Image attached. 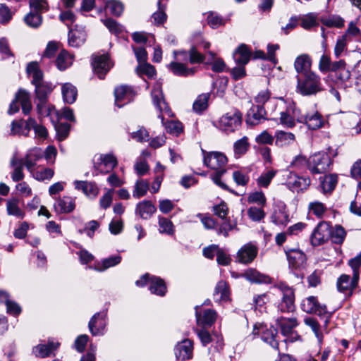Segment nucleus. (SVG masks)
Here are the masks:
<instances>
[{"label": "nucleus", "mask_w": 361, "mask_h": 361, "mask_svg": "<svg viewBox=\"0 0 361 361\" xmlns=\"http://www.w3.org/2000/svg\"><path fill=\"white\" fill-rule=\"evenodd\" d=\"M309 129L316 130L323 126L324 120L320 114L314 110L305 113L304 122Z\"/></svg>", "instance_id": "nucleus-28"}, {"label": "nucleus", "mask_w": 361, "mask_h": 361, "mask_svg": "<svg viewBox=\"0 0 361 361\" xmlns=\"http://www.w3.org/2000/svg\"><path fill=\"white\" fill-rule=\"evenodd\" d=\"M258 248L252 243L245 244L238 250L236 255V260L241 264H247L251 263L257 257Z\"/></svg>", "instance_id": "nucleus-15"}, {"label": "nucleus", "mask_w": 361, "mask_h": 361, "mask_svg": "<svg viewBox=\"0 0 361 361\" xmlns=\"http://www.w3.org/2000/svg\"><path fill=\"white\" fill-rule=\"evenodd\" d=\"M102 21L111 33L117 35L121 32L123 30V27L121 24L111 18L104 19L102 20Z\"/></svg>", "instance_id": "nucleus-62"}, {"label": "nucleus", "mask_w": 361, "mask_h": 361, "mask_svg": "<svg viewBox=\"0 0 361 361\" xmlns=\"http://www.w3.org/2000/svg\"><path fill=\"white\" fill-rule=\"evenodd\" d=\"M148 190V181L143 179L137 180L134 186L133 196L136 199H139L142 197H144L147 194Z\"/></svg>", "instance_id": "nucleus-49"}, {"label": "nucleus", "mask_w": 361, "mask_h": 361, "mask_svg": "<svg viewBox=\"0 0 361 361\" xmlns=\"http://www.w3.org/2000/svg\"><path fill=\"white\" fill-rule=\"evenodd\" d=\"M106 314L99 312L95 314L89 322V329L93 336L103 335L106 326Z\"/></svg>", "instance_id": "nucleus-19"}, {"label": "nucleus", "mask_w": 361, "mask_h": 361, "mask_svg": "<svg viewBox=\"0 0 361 361\" xmlns=\"http://www.w3.org/2000/svg\"><path fill=\"white\" fill-rule=\"evenodd\" d=\"M242 123V114L236 109L224 114L219 119V128L226 132L232 133L238 129Z\"/></svg>", "instance_id": "nucleus-6"}, {"label": "nucleus", "mask_w": 361, "mask_h": 361, "mask_svg": "<svg viewBox=\"0 0 361 361\" xmlns=\"http://www.w3.org/2000/svg\"><path fill=\"white\" fill-rule=\"evenodd\" d=\"M135 92L133 87L126 85L117 86L114 90L115 104L121 108L133 100Z\"/></svg>", "instance_id": "nucleus-12"}, {"label": "nucleus", "mask_w": 361, "mask_h": 361, "mask_svg": "<svg viewBox=\"0 0 361 361\" xmlns=\"http://www.w3.org/2000/svg\"><path fill=\"white\" fill-rule=\"evenodd\" d=\"M331 235V226L325 221L319 223L314 229L311 235V243L314 246L320 245L326 242Z\"/></svg>", "instance_id": "nucleus-13"}, {"label": "nucleus", "mask_w": 361, "mask_h": 361, "mask_svg": "<svg viewBox=\"0 0 361 361\" xmlns=\"http://www.w3.org/2000/svg\"><path fill=\"white\" fill-rule=\"evenodd\" d=\"M289 267L292 269H300L306 262L305 255L300 250L291 249L286 252Z\"/></svg>", "instance_id": "nucleus-18"}, {"label": "nucleus", "mask_w": 361, "mask_h": 361, "mask_svg": "<svg viewBox=\"0 0 361 361\" xmlns=\"http://www.w3.org/2000/svg\"><path fill=\"white\" fill-rule=\"evenodd\" d=\"M149 290L153 294L163 296L166 292V286L163 279L152 276L150 277Z\"/></svg>", "instance_id": "nucleus-38"}, {"label": "nucleus", "mask_w": 361, "mask_h": 361, "mask_svg": "<svg viewBox=\"0 0 361 361\" xmlns=\"http://www.w3.org/2000/svg\"><path fill=\"white\" fill-rule=\"evenodd\" d=\"M250 144L248 139L244 136L241 139L236 140L233 144V151L236 157H240L245 154L248 150Z\"/></svg>", "instance_id": "nucleus-48"}, {"label": "nucleus", "mask_w": 361, "mask_h": 361, "mask_svg": "<svg viewBox=\"0 0 361 361\" xmlns=\"http://www.w3.org/2000/svg\"><path fill=\"white\" fill-rule=\"evenodd\" d=\"M63 100L68 104H73L77 97L78 92L75 86L71 83H65L62 86Z\"/></svg>", "instance_id": "nucleus-45"}, {"label": "nucleus", "mask_w": 361, "mask_h": 361, "mask_svg": "<svg viewBox=\"0 0 361 361\" xmlns=\"http://www.w3.org/2000/svg\"><path fill=\"white\" fill-rule=\"evenodd\" d=\"M285 184L290 190L300 192L306 190L309 187L310 179L299 176L293 172H288L286 175Z\"/></svg>", "instance_id": "nucleus-14"}, {"label": "nucleus", "mask_w": 361, "mask_h": 361, "mask_svg": "<svg viewBox=\"0 0 361 361\" xmlns=\"http://www.w3.org/2000/svg\"><path fill=\"white\" fill-rule=\"evenodd\" d=\"M92 66L94 73L99 79H104L105 75L113 66L107 55H93L92 56Z\"/></svg>", "instance_id": "nucleus-11"}, {"label": "nucleus", "mask_w": 361, "mask_h": 361, "mask_svg": "<svg viewBox=\"0 0 361 361\" xmlns=\"http://www.w3.org/2000/svg\"><path fill=\"white\" fill-rule=\"evenodd\" d=\"M359 278L353 275L350 278L349 275L342 274L337 279L336 287L339 292L351 295L354 289L358 284Z\"/></svg>", "instance_id": "nucleus-16"}, {"label": "nucleus", "mask_w": 361, "mask_h": 361, "mask_svg": "<svg viewBox=\"0 0 361 361\" xmlns=\"http://www.w3.org/2000/svg\"><path fill=\"white\" fill-rule=\"evenodd\" d=\"M59 343L49 342L47 345L41 344L33 348V353L37 357H45L49 356L51 353L59 347Z\"/></svg>", "instance_id": "nucleus-39"}, {"label": "nucleus", "mask_w": 361, "mask_h": 361, "mask_svg": "<svg viewBox=\"0 0 361 361\" xmlns=\"http://www.w3.org/2000/svg\"><path fill=\"white\" fill-rule=\"evenodd\" d=\"M23 164L21 160H18L14 156L11 160V165L14 168L11 173V178L13 181L18 182L24 178L23 171Z\"/></svg>", "instance_id": "nucleus-46"}, {"label": "nucleus", "mask_w": 361, "mask_h": 361, "mask_svg": "<svg viewBox=\"0 0 361 361\" xmlns=\"http://www.w3.org/2000/svg\"><path fill=\"white\" fill-rule=\"evenodd\" d=\"M121 261V257L120 255L111 256L102 259L101 262H97L92 268L94 270L101 272L118 264Z\"/></svg>", "instance_id": "nucleus-35"}, {"label": "nucleus", "mask_w": 361, "mask_h": 361, "mask_svg": "<svg viewBox=\"0 0 361 361\" xmlns=\"http://www.w3.org/2000/svg\"><path fill=\"white\" fill-rule=\"evenodd\" d=\"M274 294L280 293L282 295L281 302L279 305V309L281 312H292L294 310V292L292 288L283 283L275 284L271 288Z\"/></svg>", "instance_id": "nucleus-4"}, {"label": "nucleus", "mask_w": 361, "mask_h": 361, "mask_svg": "<svg viewBox=\"0 0 361 361\" xmlns=\"http://www.w3.org/2000/svg\"><path fill=\"white\" fill-rule=\"evenodd\" d=\"M246 280L251 283H270V278L258 271L255 269H247L242 275Z\"/></svg>", "instance_id": "nucleus-31"}, {"label": "nucleus", "mask_w": 361, "mask_h": 361, "mask_svg": "<svg viewBox=\"0 0 361 361\" xmlns=\"http://www.w3.org/2000/svg\"><path fill=\"white\" fill-rule=\"evenodd\" d=\"M106 10L111 14L120 16L124 10L123 4L117 0H109L106 3Z\"/></svg>", "instance_id": "nucleus-52"}, {"label": "nucleus", "mask_w": 361, "mask_h": 361, "mask_svg": "<svg viewBox=\"0 0 361 361\" xmlns=\"http://www.w3.org/2000/svg\"><path fill=\"white\" fill-rule=\"evenodd\" d=\"M54 207L57 213H70L75 207V200L68 196H63L56 200Z\"/></svg>", "instance_id": "nucleus-25"}, {"label": "nucleus", "mask_w": 361, "mask_h": 361, "mask_svg": "<svg viewBox=\"0 0 361 361\" xmlns=\"http://www.w3.org/2000/svg\"><path fill=\"white\" fill-rule=\"evenodd\" d=\"M295 92L302 96H311L322 90L321 78L315 72L296 76Z\"/></svg>", "instance_id": "nucleus-3"}, {"label": "nucleus", "mask_w": 361, "mask_h": 361, "mask_svg": "<svg viewBox=\"0 0 361 361\" xmlns=\"http://www.w3.org/2000/svg\"><path fill=\"white\" fill-rule=\"evenodd\" d=\"M207 54L208 55V60L212 61V69L213 71L222 72L224 71L226 64L221 59L216 58L215 53L211 51H207Z\"/></svg>", "instance_id": "nucleus-54"}, {"label": "nucleus", "mask_w": 361, "mask_h": 361, "mask_svg": "<svg viewBox=\"0 0 361 361\" xmlns=\"http://www.w3.org/2000/svg\"><path fill=\"white\" fill-rule=\"evenodd\" d=\"M272 219L276 224L279 225H286L290 221L288 211L285 204L274 212Z\"/></svg>", "instance_id": "nucleus-43"}, {"label": "nucleus", "mask_w": 361, "mask_h": 361, "mask_svg": "<svg viewBox=\"0 0 361 361\" xmlns=\"http://www.w3.org/2000/svg\"><path fill=\"white\" fill-rule=\"evenodd\" d=\"M247 202L250 204H257L264 207L267 203V199L262 191H255L248 195Z\"/></svg>", "instance_id": "nucleus-57"}, {"label": "nucleus", "mask_w": 361, "mask_h": 361, "mask_svg": "<svg viewBox=\"0 0 361 361\" xmlns=\"http://www.w3.org/2000/svg\"><path fill=\"white\" fill-rule=\"evenodd\" d=\"M262 333V339L268 343L273 348L278 349V342L275 339L277 334V330L274 328L268 329L267 326L263 324H256L254 326L253 334Z\"/></svg>", "instance_id": "nucleus-17"}, {"label": "nucleus", "mask_w": 361, "mask_h": 361, "mask_svg": "<svg viewBox=\"0 0 361 361\" xmlns=\"http://www.w3.org/2000/svg\"><path fill=\"white\" fill-rule=\"evenodd\" d=\"M209 97V93L200 94L193 103V110L197 113L204 111L208 106Z\"/></svg>", "instance_id": "nucleus-51"}, {"label": "nucleus", "mask_w": 361, "mask_h": 361, "mask_svg": "<svg viewBox=\"0 0 361 361\" xmlns=\"http://www.w3.org/2000/svg\"><path fill=\"white\" fill-rule=\"evenodd\" d=\"M174 61L171 62L168 66V68L176 75L188 76L192 75L196 72V68H189L180 61L187 60L188 54L185 51H174Z\"/></svg>", "instance_id": "nucleus-5"}, {"label": "nucleus", "mask_w": 361, "mask_h": 361, "mask_svg": "<svg viewBox=\"0 0 361 361\" xmlns=\"http://www.w3.org/2000/svg\"><path fill=\"white\" fill-rule=\"evenodd\" d=\"M151 95L154 105L161 113L158 117L165 126L166 132L176 136L179 135L183 130V125L180 121H170L164 123L163 114H166L169 117H172L173 114L164 98L161 84L159 82H157L154 84Z\"/></svg>", "instance_id": "nucleus-1"}, {"label": "nucleus", "mask_w": 361, "mask_h": 361, "mask_svg": "<svg viewBox=\"0 0 361 361\" xmlns=\"http://www.w3.org/2000/svg\"><path fill=\"white\" fill-rule=\"evenodd\" d=\"M338 183V176L336 174H329L324 177L321 182L324 192H331L334 190Z\"/></svg>", "instance_id": "nucleus-50"}, {"label": "nucleus", "mask_w": 361, "mask_h": 361, "mask_svg": "<svg viewBox=\"0 0 361 361\" xmlns=\"http://www.w3.org/2000/svg\"><path fill=\"white\" fill-rule=\"evenodd\" d=\"M331 163V158L327 153L318 152L309 158L308 169L313 173H322L329 169Z\"/></svg>", "instance_id": "nucleus-7"}, {"label": "nucleus", "mask_w": 361, "mask_h": 361, "mask_svg": "<svg viewBox=\"0 0 361 361\" xmlns=\"http://www.w3.org/2000/svg\"><path fill=\"white\" fill-rule=\"evenodd\" d=\"M345 235L346 233L344 228L341 226H336L334 228H331L330 238L334 243H342L345 238Z\"/></svg>", "instance_id": "nucleus-56"}, {"label": "nucleus", "mask_w": 361, "mask_h": 361, "mask_svg": "<svg viewBox=\"0 0 361 361\" xmlns=\"http://www.w3.org/2000/svg\"><path fill=\"white\" fill-rule=\"evenodd\" d=\"M35 86V92L37 99L40 101L41 104H37V109L39 114H42L44 108V103L48 96L52 92V87L50 84L41 82Z\"/></svg>", "instance_id": "nucleus-26"}, {"label": "nucleus", "mask_w": 361, "mask_h": 361, "mask_svg": "<svg viewBox=\"0 0 361 361\" xmlns=\"http://www.w3.org/2000/svg\"><path fill=\"white\" fill-rule=\"evenodd\" d=\"M7 214L14 216L18 219H23L25 216L24 212L19 207V200L16 198L9 199L6 201Z\"/></svg>", "instance_id": "nucleus-42"}, {"label": "nucleus", "mask_w": 361, "mask_h": 361, "mask_svg": "<svg viewBox=\"0 0 361 361\" xmlns=\"http://www.w3.org/2000/svg\"><path fill=\"white\" fill-rule=\"evenodd\" d=\"M304 322L311 328L318 340V343L321 344L323 341V335L319 331L320 326L318 322L314 318L307 317L305 319Z\"/></svg>", "instance_id": "nucleus-55"}, {"label": "nucleus", "mask_w": 361, "mask_h": 361, "mask_svg": "<svg viewBox=\"0 0 361 361\" xmlns=\"http://www.w3.org/2000/svg\"><path fill=\"white\" fill-rule=\"evenodd\" d=\"M277 324L281 327L282 334L287 335L291 332L293 329L297 326L298 322L295 317H281L277 319Z\"/></svg>", "instance_id": "nucleus-44"}, {"label": "nucleus", "mask_w": 361, "mask_h": 361, "mask_svg": "<svg viewBox=\"0 0 361 361\" xmlns=\"http://www.w3.org/2000/svg\"><path fill=\"white\" fill-rule=\"evenodd\" d=\"M247 213L249 218L253 221H260L265 217L263 209L257 207H250Z\"/></svg>", "instance_id": "nucleus-61"}, {"label": "nucleus", "mask_w": 361, "mask_h": 361, "mask_svg": "<svg viewBox=\"0 0 361 361\" xmlns=\"http://www.w3.org/2000/svg\"><path fill=\"white\" fill-rule=\"evenodd\" d=\"M192 343L189 339H185L177 344L175 348V354L178 360H185L192 357Z\"/></svg>", "instance_id": "nucleus-22"}, {"label": "nucleus", "mask_w": 361, "mask_h": 361, "mask_svg": "<svg viewBox=\"0 0 361 361\" xmlns=\"http://www.w3.org/2000/svg\"><path fill=\"white\" fill-rule=\"evenodd\" d=\"M137 72L139 75H145L149 78H153L156 75L154 67L148 63L139 64L137 68Z\"/></svg>", "instance_id": "nucleus-60"}, {"label": "nucleus", "mask_w": 361, "mask_h": 361, "mask_svg": "<svg viewBox=\"0 0 361 361\" xmlns=\"http://www.w3.org/2000/svg\"><path fill=\"white\" fill-rule=\"evenodd\" d=\"M280 121L281 123L286 128H293L295 126V122L290 113V109H288L286 111L281 112Z\"/></svg>", "instance_id": "nucleus-63"}, {"label": "nucleus", "mask_w": 361, "mask_h": 361, "mask_svg": "<svg viewBox=\"0 0 361 361\" xmlns=\"http://www.w3.org/2000/svg\"><path fill=\"white\" fill-rule=\"evenodd\" d=\"M86 40V32L83 27L75 26L68 33V44L73 47H78Z\"/></svg>", "instance_id": "nucleus-24"}, {"label": "nucleus", "mask_w": 361, "mask_h": 361, "mask_svg": "<svg viewBox=\"0 0 361 361\" xmlns=\"http://www.w3.org/2000/svg\"><path fill=\"white\" fill-rule=\"evenodd\" d=\"M34 125V118H29L27 121H13L11 123V133L13 135H22L27 136L31 127Z\"/></svg>", "instance_id": "nucleus-23"}, {"label": "nucleus", "mask_w": 361, "mask_h": 361, "mask_svg": "<svg viewBox=\"0 0 361 361\" xmlns=\"http://www.w3.org/2000/svg\"><path fill=\"white\" fill-rule=\"evenodd\" d=\"M74 185L76 189L81 190L87 196L95 197L99 193V189L94 183L76 180Z\"/></svg>", "instance_id": "nucleus-34"}, {"label": "nucleus", "mask_w": 361, "mask_h": 361, "mask_svg": "<svg viewBox=\"0 0 361 361\" xmlns=\"http://www.w3.org/2000/svg\"><path fill=\"white\" fill-rule=\"evenodd\" d=\"M301 307L307 313H315L319 316L326 315L325 323L327 325L331 315L328 313L326 305L320 304L316 297L310 296L302 300Z\"/></svg>", "instance_id": "nucleus-9"}, {"label": "nucleus", "mask_w": 361, "mask_h": 361, "mask_svg": "<svg viewBox=\"0 0 361 361\" xmlns=\"http://www.w3.org/2000/svg\"><path fill=\"white\" fill-rule=\"evenodd\" d=\"M250 51L245 44H241L233 53V59L238 65L245 66L250 59Z\"/></svg>", "instance_id": "nucleus-36"}, {"label": "nucleus", "mask_w": 361, "mask_h": 361, "mask_svg": "<svg viewBox=\"0 0 361 361\" xmlns=\"http://www.w3.org/2000/svg\"><path fill=\"white\" fill-rule=\"evenodd\" d=\"M195 316L199 325L212 326L216 319V312L213 310H206L202 315L198 312V307H195Z\"/></svg>", "instance_id": "nucleus-27"}, {"label": "nucleus", "mask_w": 361, "mask_h": 361, "mask_svg": "<svg viewBox=\"0 0 361 361\" xmlns=\"http://www.w3.org/2000/svg\"><path fill=\"white\" fill-rule=\"evenodd\" d=\"M29 172L35 179L39 181L49 180L54 175V169L41 166L34 168Z\"/></svg>", "instance_id": "nucleus-33"}, {"label": "nucleus", "mask_w": 361, "mask_h": 361, "mask_svg": "<svg viewBox=\"0 0 361 361\" xmlns=\"http://www.w3.org/2000/svg\"><path fill=\"white\" fill-rule=\"evenodd\" d=\"M20 102L21 104L23 112L28 114L32 109V104L29 94L24 90H20L16 94L15 99L11 103L8 114H13L18 111L19 107L17 104Z\"/></svg>", "instance_id": "nucleus-10"}, {"label": "nucleus", "mask_w": 361, "mask_h": 361, "mask_svg": "<svg viewBox=\"0 0 361 361\" xmlns=\"http://www.w3.org/2000/svg\"><path fill=\"white\" fill-rule=\"evenodd\" d=\"M266 111L263 106L257 105L250 109L247 114V123L252 126L257 125L265 119Z\"/></svg>", "instance_id": "nucleus-30"}, {"label": "nucleus", "mask_w": 361, "mask_h": 361, "mask_svg": "<svg viewBox=\"0 0 361 361\" xmlns=\"http://www.w3.org/2000/svg\"><path fill=\"white\" fill-rule=\"evenodd\" d=\"M43 150L39 147H34L29 149L21 160L28 171H32L37 162L43 157Z\"/></svg>", "instance_id": "nucleus-20"}, {"label": "nucleus", "mask_w": 361, "mask_h": 361, "mask_svg": "<svg viewBox=\"0 0 361 361\" xmlns=\"http://www.w3.org/2000/svg\"><path fill=\"white\" fill-rule=\"evenodd\" d=\"M229 288L227 283L224 281H220L217 283L214 293V297L216 301H227L229 299Z\"/></svg>", "instance_id": "nucleus-37"}, {"label": "nucleus", "mask_w": 361, "mask_h": 361, "mask_svg": "<svg viewBox=\"0 0 361 361\" xmlns=\"http://www.w3.org/2000/svg\"><path fill=\"white\" fill-rule=\"evenodd\" d=\"M276 173L277 170L273 169L264 171L256 180L257 185L262 188H268Z\"/></svg>", "instance_id": "nucleus-47"}, {"label": "nucleus", "mask_w": 361, "mask_h": 361, "mask_svg": "<svg viewBox=\"0 0 361 361\" xmlns=\"http://www.w3.org/2000/svg\"><path fill=\"white\" fill-rule=\"evenodd\" d=\"M73 60V55L63 49L58 54L55 64L59 71H64L72 66Z\"/></svg>", "instance_id": "nucleus-32"}, {"label": "nucleus", "mask_w": 361, "mask_h": 361, "mask_svg": "<svg viewBox=\"0 0 361 361\" xmlns=\"http://www.w3.org/2000/svg\"><path fill=\"white\" fill-rule=\"evenodd\" d=\"M204 164L210 169L215 171L211 176L212 180L219 187L226 189V184L221 182L220 178L225 173V166L228 159L224 154L220 152H207L202 149Z\"/></svg>", "instance_id": "nucleus-2"}, {"label": "nucleus", "mask_w": 361, "mask_h": 361, "mask_svg": "<svg viewBox=\"0 0 361 361\" xmlns=\"http://www.w3.org/2000/svg\"><path fill=\"white\" fill-rule=\"evenodd\" d=\"M24 20L28 26L34 28L39 27L42 22V18L40 13H34L32 11L25 16Z\"/></svg>", "instance_id": "nucleus-58"}, {"label": "nucleus", "mask_w": 361, "mask_h": 361, "mask_svg": "<svg viewBox=\"0 0 361 361\" xmlns=\"http://www.w3.org/2000/svg\"><path fill=\"white\" fill-rule=\"evenodd\" d=\"M27 73L30 77L32 78V83L34 85L42 82L43 73L39 68L37 62H30L27 66Z\"/></svg>", "instance_id": "nucleus-41"}, {"label": "nucleus", "mask_w": 361, "mask_h": 361, "mask_svg": "<svg viewBox=\"0 0 361 361\" xmlns=\"http://www.w3.org/2000/svg\"><path fill=\"white\" fill-rule=\"evenodd\" d=\"M117 163V159L112 153L97 154L93 158L94 167L100 173H109L116 166Z\"/></svg>", "instance_id": "nucleus-8"}, {"label": "nucleus", "mask_w": 361, "mask_h": 361, "mask_svg": "<svg viewBox=\"0 0 361 361\" xmlns=\"http://www.w3.org/2000/svg\"><path fill=\"white\" fill-rule=\"evenodd\" d=\"M309 212L318 218H322L326 211L324 204L320 202L314 201L310 202L308 206Z\"/></svg>", "instance_id": "nucleus-59"}, {"label": "nucleus", "mask_w": 361, "mask_h": 361, "mask_svg": "<svg viewBox=\"0 0 361 361\" xmlns=\"http://www.w3.org/2000/svg\"><path fill=\"white\" fill-rule=\"evenodd\" d=\"M322 23L329 27L341 28L344 26V20L338 16H329L322 19Z\"/></svg>", "instance_id": "nucleus-53"}, {"label": "nucleus", "mask_w": 361, "mask_h": 361, "mask_svg": "<svg viewBox=\"0 0 361 361\" xmlns=\"http://www.w3.org/2000/svg\"><path fill=\"white\" fill-rule=\"evenodd\" d=\"M275 144L279 147L288 146L293 144L295 140V135L290 132L278 130L275 134Z\"/></svg>", "instance_id": "nucleus-40"}, {"label": "nucleus", "mask_w": 361, "mask_h": 361, "mask_svg": "<svg viewBox=\"0 0 361 361\" xmlns=\"http://www.w3.org/2000/svg\"><path fill=\"white\" fill-rule=\"evenodd\" d=\"M156 211V207L149 200L140 202L135 209L136 214L143 219L150 218Z\"/></svg>", "instance_id": "nucleus-29"}, {"label": "nucleus", "mask_w": 361, "mask_h": 361, "mask_svg": "<svg viewBox=\"0 0 361 361\" xmlns=\"http://www.w3.org/2000/svg\"><path fill=\"white\" fill-rule=\"evenodd\" d=\"M30 6L32 11H35L37 13H40L48 10V3L46 0H30Z\"/></svg>", "instance_id": "nucleus-64"}, {"label": "nucleus", "mask_w": 361, "mask_h": 361, "mask_svg": "<svg viewBox=\"0 0 361 361\" xmlns=\"http://www.w3.org/2000/svg\"><path fill=\"white\" fill-rule=\"evenodd\" d=\"M311 57L307 54H302L296 57L294 61V68L299 75L313 72L312 67Z\"/></svg>", "instance_id": "nucleus-21"}]
</instances>
